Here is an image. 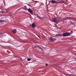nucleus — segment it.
I'll use <instances>...</instances> for the list:
<instances>
[{
  "label": "nucleus",
  "mask_w": 76,
  "mask_h": 76,
  "mask_svg": "<svg viewBox=\"0 0 76 76\" xmlns=\"http://www.w3.org/2000/svg\"><path fill=\"white\" fill-rule=\"evenodd\" d=\"M71 34V33H64L63 34V35L64 36V37H66L67 36H69V35H70V34Z\"/></svg>",
  "instance_id": "obj_1"
},
{
  "label": "nucleus",
  "mask_w": 76,
  "mask_h": 76,
  "mask_svg": "<svg viewBox=\"0 0 76 76\" xmlns=\"http://www.w3.org/2000/svg\"><path fill=\"white\" fill-rule=\"evenodd\" d=\"M48 38L49 40H50L51 41H55V40L56 39L53 38V37H48Z\"/></svg>",
  "instance_id": "obj_2"
},
{
  "label": "nucleus",
  "mask_w": 76,
  "mask_h": 76,
  "mask_svg": "<svg viewBox=\"0 0 76 76\" xmlns=\"http://www.w3.org/2000/svg\"><path fill=\"white\" fill-rule=\"evenodd\" d=\"M28 12L30 13H31V15L33 14V12H32V10L29 9H28Z\"/></svg>",
  "instance_id": "obj_3"
},
{
  "label": "nucleus",
  "mask_w": 76,
  "mask_h": 76,
  "mask_svg": "<svg viewBox=\"0 0 76 76\" xmlns=\"http://www.w3.org/2000/svg\"><path fill=\"white\" fill-rule=\"evenodd\" d=\"M50 2H51L53 4H54L55 3H57V2L56 1H52L51 0H50L49 1Z\"/></svg>",
  "instance_id": "obj_4"
},
{
  "label": "nucleus",
  "mask_w": 76,
  "mask_h": 76,
  "mask_svg": "<svg viewBox=\"0 0 76 76\" xmlns=\"http://www.w3.org/2000/svg\"><path fill=\"white\" fill-rule=\"evenodd\" d=\"M52 20L54 22H57V20L55 18L52 19Z\"/></svg>",
  "instance_id": "obj_5"
},
{
  "label": "nucleus",
  "mask_w": 76,
  "mask_h": 76,
  "mask_svg": "<svg viewBox=\"0 0 76 76\" xmlns=\"http://www.w3.org/2000/svg\"><path fill=\"white\" fill-rule=\"evenodd\" d=\"M32 28H35V25L34 23L32 24Z\"/></svg>",
  "instance_id": "obj_6"
},
{
  "label": "nucleus",
  "mask_w": 76,
  "mask_h": 76,
  "mask_svg": "<svg viewBox=\"0 0 76 76\" xmlns=\"http://www.w3.org/2000/svg\"><path fill=\"white\" fill-rule=\"evenodd\" d=\"M12 31L13 32V33H14V34H15V33L16 32V30L13 29Z\"/></svg>",
  "instance_id": "obj_7"
},
{
  "label": "nucleus",
  "mask_w": 76,
  "mask_h": 76,
  "mask_svg": "<svg viewBox=\"0 0 76 76\" xmlns=\"http://www.w3.org/2000/svg\"><path fill=\"white\" fill-rule=\"evenodd\" d=\"M37 48H38L39 49H40V50H41L42 51V48H41V47H39L38 46H37Z\"/></svg>",
  "instance_id": "obj_8"
},
{
  "label": "nucleus",
  "mask_w": 76,
  "mask_h": 76,
  "mask_svg": "<svg viewBox=\"0 0 76 76\" xmlns=\"http://www.w3.org/2000/svg\"><path fill=\"white\" fill-rule=\"evenodd\" d=\"M24 9L26 10H28L26 8V6H25Z\"/></svg>",
  "instance_id": "obj_9"
},
{
  "label": "nucleus",
  "mask_w": 76,
  "mask_h": 76,
  "mask_svg": "<svg viewBox=\"0 0 76 76\" xmlns=\"http://www.w3.org/2000/svg\"><path fill=\"white\" fill-rule=\"evenodd\" d=\"M4 22V21L0 20V22H1V23H3V22Z\"/></svg>",
  "instance_id": "obj_10"
},
{
  "label": "nucleus",
  "mask_w": 76,
  "mask_h": 76,
  "mask_svg": "<svg viewBox=\"0 0 76 76\" xmlns=\"http://www.w3.org/2000/svg\"><path fill=\"white\" fill-rule=\"evenodd\" d=\"M31 58H28V59H27V61H31Z\"/></svg>",
  "instance_id": "obj_11"
},
{
  "label": "nucleus",
  "mask_w": 76,
  "mask_h": 76,
  "mask_svg": "<svg viewBox=\"0 0 76 76\" xmlns=\"http://www.w3.org/2000/svg\"><path fill=\"white\" fill-rule=\"evenodd\" d=\"M36 35H37V37H39L40 38V39H41V37H39V36H38V35L36 34Z\"/></svg>",
  "instance_id": "obj_12"
},
{
  "label": "nucleus",
  "mask_w": 76,
  "mask_h": 76,
  "mask_svg": "<svg viewBox=\"0 0 76 76\" xmlns=\"http://www.w3.org/2000/svg\"><path fill=\"white\" fill-rule=\"evenodd\" d=\"M57 36L58 37H59V36H60V34H57Z\"/></svg>",
  "instance_id": "obj_13"
},
{
  "label": "nucleus",
  "mask_w": 76,
  "mask_h": 76,
  "mask_svg": "<svg viewBox=\"0 0 76 76\" xmlns=\"http://www.w3.org/2000/svg\"><path fill=\"white\" fill-rule=\"evenodd\" d=\"M59 2V3H64V2L60 1Z\"/></svg>",
  "instance_id": "obj_14"
},
{
  "label": "nucleus",
  "mask_w": 76,
  "mask_h": 76,
  "mask_svg": "<svg viewBox=\"0 0 76 76\" xmlns=\"http://www.w3.org/2000/svg\"><path fill=\"white\" fill-rule=\"evenodd\" d=\"M71 23V24H75V23Z\"/></svg>",
  "instance_id": "obj_15"
},
{
  "label": "nucleus",
  "mask_w": 76,
  "mask_h": 76,
  "mask_svg": "<svg viewBox=\"0 0 76 76\" xmlns=\"http://www.w3.org/2000/svg\"><path fill=\"white\" fill-rule=\"evenodd\" d=\"M46 66H48V64H46Z\"/></svg>",
  "instance_id": "obj_16"
},
{
  "label": "nucleus",
  "mask_w": 76,
  "mask_h": 76,
  "mask_svg": "<svg viewBox=\"0 0 76 76\" xmlns=\"http://www.w3.org/2000/svg\"><path fill=\"white\" fill-rule=\"evenodd\" d=\"M34 48H37V47H36V46H35V47H34Z\"/></svg>",
  "instance_id": "obj_17"
},
{
  "label": "nucleus",
  "mask_w": 76,
  "mask_h": 76,
  "mask_svg": "<svg viewBox=\"0 0 76 76\" xmlns=\"http://www.w3.org/2000/svg\"><path fill=\"white\" fill-rule=\"evenodd\" d=\"M67 75H66V76H67Z\"/></svg>",
  "instance_id": "obj_18"
},
{
  "label": "nucleus",
  "mask_w": 76,
  "mask_h": 76,
  "mask_svg": "<svg viewBox=\"0 0 76 76\" xmlns=\"http://www.w3.org/2000/svg\"><path fill=\"white\" fill-rule=\"evenodd\" d=\"M70 19H72V18H70Z\"/></svg>",
  "instance_id": "obj_19"
},
{
  "label": "nucleus",
  "mask_w": 76,
  "mask_h": 76,
  "mask_svg": "<svg viewBox=\"0 0 76 76\" xmlns=\"http://www.w3.org/2000/svg\"><path fill=\"white\" fill-rule=\"evenodd\" d=\"M72 19V20H73V19Z\"/></svg>",
  "instance_id": "obj_20"
}]
</instances>
